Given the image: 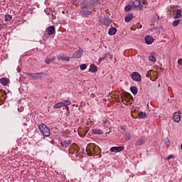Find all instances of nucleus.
<instances>
[{"label":"nucleus","mask_w":182,"mask_h":182,"mask_svg":"<svg viewBox=\"0 0 182 182\" xmlns=\"http://www.w3.org/2000/svg\"><path fill=\"white\" fill-rule=\"evenodd\" d=\"M93 4H95V1L93 0H91L87 3H86V1H85V3H82V5H84V6H85V8L82 9L80 11V14H81L82 16H85V18H87V16H89V15H92V14H93V12L92 11H89L87 9V8H89V6H92V5H93Z\"/></svg>","instance_id":"f257e3e1"},{"label":"nucleus","mask_w":182,"mask_h":182,"mask_svg":"<svg viewBox=\"0 0 182 182\" xmlns=\"http://www.w3.org/2000/svg\"><path fill=\"white\" fill-rule=\"evenodd\" d=\"M38 129L41 134H43V136H45V137H49V136H50V129L48 126H46V124H41L38 126Z\"/></svg>","instance_id":"f03ea898"},{"label":"nucleus","mask_w":182,"mask_h":182,"mask_svg":"<svg viewBox=\"0 0 182 182\" xmlns=\"http://www.w3.org/2000/svg\"><path fill=\"white\" fill-rule=\"evenodd\" d=\"M27 75L28 76H31L34 79H42V77H43V73H28Z\"/></svg>","instance_id":"7ed1b4c3"},{"label":"nucleus","mask_w":182,"mask_h":182,"mask_svg":"<svg viewBox=\"0 0 182 182\" xmlns=\"http://www.w3.org/2000/svg\"><path fill=\"white\" fill-rule=\"evenodd\" d=\"M82 53H83V50L82 48H79L77 51L73 54L72 58L73 59H80V58H82Z\"/></svg>","instance_id":"20e7f679"},{"label":"nucleus","mask_w":182,"mask_h":182,"mask_svg":"<svg viewBox=\"0 0 182 182\" xmlns=\"http://www.w3.org/2000/svg\"><path fill=\"white\" fill-rule=\"evenodd\" d=\"M132 79L134 80V82H140L141 80V76L137 72H134L132 74Z\"/></svg>","instance_id":"39448f33"},{"label":"nucleus","mask_w":182,"mask_h":182,"mask_svg":"<svg viewBox=\"0 0 182 182\" xmlns=\"http://www.w3.org/2000/svg\"><path fill=\"white\" fill-rule=\"evenodd\" d=\"M99 23L102 25H105V26H109V25H110V19L107 18H100Z\"/></svg>","instance_id":"423d86ee"},{"label":"nucleus","mask_w":182,"mask_h":182,"mask_svg":"<svg viewBox=\"0 0 182 182\" xmlns=\"http://www.w3.org/2000/svg\"><path fill=\"white\" fill-rule=\"evenodd\" d=\"M144 41H145V43H146V45H151V43H153V42H154V38H153V36H146L144 38Z\"/></svg>","instance_id":"0eeeda50"},{"label":"nucleus","mask_w":182,"mask_h":182,"mask_svg":"<svg viewBox=\"0 0 182 182\" xmlns=\"http://www.w3.org/2000/svg\"><path fill=\"white\" fill-rule=\"evenodd\" d=\"M122 150L123 148L122 146H112L110 148V151H112V153H120Z\"/></svg>","instance_id":"6e6552de"},{"label":"nucleus","mask_w":182,"mask_h":182,"mask_svg":"<svg viewBox=\"0 0 182 182\" xmlns=\"http://www.w3.org/2000/svg\"><path fill=\"white\" fill-rule=\"evenodd\" d=\"M173 121H175L176 123H178L180 120H181V117H180V113L174 112L173 114Z\"/></svg>","instance_id":"1a4fd4ad"},{"label":"nucleus","mask_w":182,"mask_h":182,"mask_svg":"<svg viewBox=\"0 0 182 182\" xmlns=\"http://www.w3.org/2000/svg\"><path fill=\"white\" fill-rule=\"evenodd\" d=\"M47 33H48L49 35H53V33H55V26H51L50 27H48L47 29Z\"/></svg>","instance_id":"9d476101"},{"label":"nucleus","mask_w":182,"mask_h":182,"mask_svg":"<svg viewBox=\"0 0 182 182\" xmlns=\"http://www.w3.org/2000/svg\"><path fill=\"white\" fill-rule=\"evenodd\" d=\"M117 32V28L115 27H111L108 33L110 35V36H113V35H116V33Z\"/></svg>","instance_id":"9b49d317"},{"label":"nucleus","mask_w":182,"mask_h":182,"mask_svg":"<svg viewBox=\"0 0 182 182\" xmlns=\"http://www.w3.org/2000/svg\"><path fill=\"white\" fill-rule=\"evenodd\" d=\"M61 144L64 147H70L72 146V141L70 140H65Z\"/></svg>","instance_id":"f8f14e48"},{"label":"nucleus","mask_w":182,"mask_h":182,"mask_svg":"<svg viewBox=\"0 0 182 182\" xmlns=\"http://www.w3.org/2000/svg\"><path fill=\"white\" fill-rule=\"evenodd\" d=\"M124 19H125V22H130V21L133 19V14L129 13L125 16Z\"/></svg>","instance_id":"ddd939ff"},{"label":"nucleus","mask_w":182,"mask_h":182,"mask_svg":"<svg viewBox=\"0 0 182 182\" xmlns=\"http://www.w3.org/2000/svg\"><path fill=\"white\" fill-rule=\"evenodd\" d=\"M176 14L173 16V19H178V18H181V10L176 9Z\"/></svg>","instance_id":"4468645a"},{"label":"nucleus","mask_w":182,"mask_h":182,"mask_svg":"<svg viewBox=\"0 0 182 182\" xmlns=\"http://www.w3.org/2000/svg\"><path fill=\"white\" fill-rule=\"evenodd\" d=\"M176 11H177V7L171 6L168 10V12L171 15H174Z\"/></svg>","instance_id":"2eb2a0df"},{"label":"nucleus","mask_w":182,"mask_h":182,"mask_svg":"<svg viewBox=\"0 0 182 182\" xmlns=\"http://www.w3.org/2000/svg\"><path fill=\"white\" fill-rule=\"evenodd\" d=\"M93 134H103V131L100 129H92Z\"/></svg>","instance_id":"dca6fc26"},{"label":"nucleus","mask_w":182,"mask_h":182,"mask_svg":"<svg viewBox=\"0 0 182 182\" xmlns=\"http://www.w3.org/2000/svg\"><path fill=\"white\" fill-rule=\"evenodd\" d=\"M55 59H56L55 57H52V58H46L45 60V63L47 64V65H50V63L52 62H53V60H55Z\"/></svg>","instance_id":"f3484780"},{"label":"nucleus","mask_w":182,"mask_h":182,"mask_svg":"<svg viewBox=\"0 0 182 182\" xmlns=\"http://www.w3.org/2000/svg\"><path fill=\"white\" fill-rule=\"evenodd\" d=\"M0 83L3 85V86H6L8 85V80L6 77H2L0 79Z\"/></svg>","instance_id":"a211bd4d"},{"label":"nucleus","mask_w":182,"mask_h":182,"mask_svg":"<svg viewBox=\"0 0 182 182\" xmlns=\"http://www.w3.org/2000/svg\"><path fill=\"white\" fill-rule=\"evenodd\" d=\"M63 102H58L53 105V109H60V107H63Z\"/></svg>","instance_id":"6ab92c4d"},{"label":"nucleus","mask_w":182,"mask_h":182,"mask_svg":"<svg viewBox=\"0 0 182 182\" xmlns=\"http://www.w3.org/2000/svg\"><path fill=\"white\" fill-rule=\"evenodd\" d=\"M130 90L133 95H136L139 92V90H137V87L136 86L131 87Z\"/></svg>","instance_id":"aec40b11"},{"label":"nucleus","mask_w":182,"mask_h":182,"mask_svg":"<svg viewBox=\"0 0 182 182\" xmlns=\"http://www.w3.org/2000/svg\"><path fill=\"white\" fill-rule=\"evenodd\" d=\"M4 20L6 22H10V21H12V16L11 14H6L4 16Z\"/></svg>","instance_id":"412c9836"},{"label":"nucleus","mask_w":182,"mask_h":182,"mask_svg":"<svg viewBox=\"0 0 182 182\" xmlns=\"http://www.w3.org/2000/svg\"><path fill=\"white\" fill-rule=\"evenodd\" d=\"M132 9H133V6L131 5V4H128V5L124 8L125 12H130V11H132Z\"/></svg>","instance_id":"4be33fe9"},{"label":"nucleus","mask_w":182,"mask_h":182,"mask_svg":"<svg viewBox=\"0 0 182 182\" xmlns=\"http://www.w3.org/2000/svg\"><path fill=\"white\" fill-rule=\"evenodd\" d=\"M139 6H140V1L135 0L134 1H133L134 8H139Z\"/></svg>","instance_id":"5701e85b"},{"label":"nucleus","mask_w":182,"mask_h":182,"mask_svg":"<svg viewBox=\"0 0 182 182\" xmlns=\"http://www.w3.org/2000/svg\"><path fill=\"white\" fill-rule=\"evenodd\" d=\"M90 72H92V73H96L97 72V66L93 65L92 67H91Z\"/></svg>","instance_id":"b1692460"},{"label":"nucleus","mask_w":182,"mask_h":182,"mask_svg":"<svg viewBox=\"0 0 182 182\" xmlns=\"http://www.w3.org/2000/svg\"><path fill=\"white\" fill-rule=\"evenodd\" d=\"M63 103L64 107L70 106L72 105V102L69 100H64Z\"/></svg>","instance_id":"393cba45"},{"label":"nucleus","mask_w":182,"mask_h":182,"mask_svg":"<svg viewBox=\"0 0 182 182\" xmlns=\"http://www.w3.org/2000/svg\"><path fill=\"white\" fill-rule=\"evenodd\" d=\"M81 70H86L87 65L86 64H82L80 65Z\"/></svg>","instance_id":"a878e982"},{"label":"nucleus","mask_w":182,"mask_h":182,"mask_svg":"<svg viewBox=\"0 0 182 182\" xmlns=\"http://www.w3.org/2000/svg\"><path fill=\"white\" fill-rule=\"evenodd\" d=\"M147 116V114H146V112H141L140 114H139V117L141 119H146Z\"/></svg>","instance_id":"bb28decb"},{"label":"nucleus","mask_w":182,"mask_h":182,"mask_svg":"<svg viewBox=\"0 0 182 182\" xmlns=\"http://www.w3.org/2000/svg\"><path fill=\"white\" fill-rule=\"evenodd\" d=\"M180 23V20H175L172 23L173 26H178V25Z\"/></svg>","instance_id":"cd10ccee"},{"label":"nucleus","mask_w":182,"mask_h":182,"mask_svg":"<svg viewBox=\"0 0 182 182\" xmlns=\"http://www.w3.org/2000/svg\"><path fill=\"white\" fill-rule=\"evenodd\" d=\"M149 59L151 62H156V57H154V55L149 56Z\"/></svg>","instance_id":"c85d7f7f"},{"label":"nucleus","mask_w":182,"mask_h":182,"mask_svg":"<svg viewBox=\"0 0 182 182\" xmlns=\"http://www.w3.org/2000/svg\"><path fill=\"white\" fill-rule=\"evenodd\" d=\"M107 58H110V55L109 54V53H107L102 56V60L106 59Z\"/></svg>","instance_id":"c756f323"},{"label":"nucleus","mask_w":182,"mask_h":182,"mask_svg":"<svg viewBox=\"0 0 182 182\" xmlns=\"http://www.w3.org/2000/svg\"><path fill=\"white\" fill-rule=\"evenodd\" d=\"M131 136L130 134H126V140H130Z\"/></svg>","instance_id":"7c9ffc66"},{"label":"nucleus","mask_w":182,"mask_h":182,"mask_svg":"<svg viewBox=\"0 0 182 182\" xmlns=\"http://www.w3.org/2000/svg\"><path fill=\"white\" fill-rule=\"evenodd\" d=\"M141 144H143V141H139L136 143V146H141Z\"/></svg>","instance_id":"2f4dec72"},{"label":"nucleus","mask_w":182,"mask_h":182,"mask_svg":"<svg viewBox=\"0 0 182 182\" xmlns=\"http://www.w3.org/2000/svg\"><path fill=\"white\" fill-rule=\"evenodd\" d=\"M63 60H65L66 62H69V60H70V58L65 57V58H63Z\"/></svg>","instance_id":"473e14b6"},{"label":"nucleus","mask_w":182,"mask_h":182,"mask_svg":"<svg viewBox=\"0 0 182 182\" xmlns=\"http://www.w3.org/2000/svg\"><path fill=\"white\" fill-rule=\"evenodd\" d=\"M170 159H174V156H173V155H169L167 156L166 160H170Z\"/></svg>","instance_id":"72a5a7b5"},{"label":"nucleus","mask_w":182,"mask_h":182,"mask_svg":"<svg viewBox=\"0 0 182 182\" xmlns=\"http://www.w3.org/2000/svg\"><path fill=\"white\" fill-rule=\"evenodd\" d=\"M138 8H139V9H143V4H141V2H139V6H138Z\"/></svg>","instance_id":"f704fd0d"},{"label":"nucleus","mask_w":182,"mask_h":182,"mask_svg":"<svg viewBox=\"0 0 182 182\" xmlns=\"http://www.w3.org/2000/svg\"><path fill=\"white\" fill-rule=\"evenodd\" d=\"M65 107V109H66V110H67V112L68 113V114H69V113H70V110H69V106H66V107Z\"/></svg>","instance_id":"c9c22d12"},{"label":"nucleus","mask_w":182,"mask_h":182,"mask_svg":"<svg viewBox=\"0 0 182 182\" xmlns=\"http://www.w3.org/2000/svg\"><path fill=\"white\" fill-rule=\"evenodd\" d=\"M178 65H181V66H182V58H180V59L178 60Z\"/></svg>","instance_id":"e433bc0d"},{"label":"nucleus","mask_w":182,"mask_h":182,"mask_svg":"<svg viewBox=\"0 0 182 182\" xmlns=\"http://www.w3.org/2000/svg\"><path fill=\"white\" fill-rule=\"evenodd\" d=\"M72 4L76 5V0H72Z\"/></svg>","instance_id":"4c0bfd02"},{"label":"nucleus","mask_w":182,"mask_h":182,"mask_svg":"<svg viewBox=\"0 0 182 182\" xmlns=\"http://www.w3.org/2000/svg\"><path fill=\"white\" fill-rule=\"evenodd\" d=\"M2 28H4V25L2 23H0V31H1Z\"/></svg>","instance_id":"58836bf2"},{"label":"nucleus","mask_w":182,"mask_h":182,"mask_svg":"<svg viewBox=\"0 0 182 182\" xmlns=\"http://www.w3.org/2000/svg\"><path fill=\"white\" fill-rule=\"evenodd\" d=\"M58 59H63V57L60 56V57L58 58Z\"/></svg>","instance_id":"ea45409f"},{"label":"nucleus","mask_w":182,"mask_h":182,"mask_svg":"<svg viewBox=\"0 0 182 182\" xmlns=\"http://www.w3.org/2000/svg\"><path fill=\"white\" fill-rule=\"evenodd\" d=\"M23 126H28L27 123H23Z\"/></svg>","instance_id":"a19ab883"},{"label":"nucleus","mask_w":182,"mask_h":182,"mask_svg":"<svg viewBox=\"0 0 182 182\" xmlns=\"http://www.w3.org/2000/svg\"><path fill=\"white\" fill-rule=\"evenodd\" d=\"M26 120H29V118H26Z\"/></svg>","instance_id":"79ce46f5"},{"label":"nucleus","mask_w":182,"mask_h":182,"mask_svg":"<svg viewBox=\"0 0 182 182\" xmlns=\"http://www.w3.org/2000/svg\"><path fill=\"white\" fill-rule=\"evenodd\" d=\"M18 112H22V110H19V109H18Z\"/></svg>","instance_id":"37998d69"}]
</instances>
